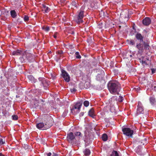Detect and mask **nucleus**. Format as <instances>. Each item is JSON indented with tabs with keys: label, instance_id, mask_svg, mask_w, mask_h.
I'll return each mask as SVG.
<instances>
[{
	"label": "nucleus",
	"instance_id": "c85d7f7f",
	"mask_svg": "<svg viewBox=\"0 0 156 156\" xmlns=\"http://www.w3.org/2000/svg\"><path fill=\"white\" fill-rule=\"evenodd\" d=\"M90 86V83L89 82H86L84 84V87L86 89L89 88Z\"/></svg>",
	"mask_w": 156,
	"mask_h": 156
},
{
	"label": "nucleus",
	"instance_id": "4be33fe9",
	"mask_svg": "<svg viewBox=\"0 0 156 156\" xmlns=\"http://www.w3.org/2000/svg\"><path fill=\"white\" fill-rule=\"evenodd\" d=\"M134 54H131V52L130 51L129 52H127L126 54V56L127 58L131 59L133 57V56H134Z\"/></svg>",
	"mask_w": 156,
	"mask_h": 156
},
{
	"label": "nucleus",
	"instance_id": "72a5a7b5",
	"mask_svg": "<svg viewBox=\"0 0 156 156\" xmlns=\"http://www.w3.org/2000/svg\"><path fill=\"white\" fill-rule=\"evenodd\" d=\"M111 156H119V155L117 151H114L112 152Z\"/></svg>",
	"mask_w": 156,
	"mask_h": 156
},
{
	"label": "nucleus",
	"instance_id": "5701e85b",
	"mask_svg": "<svg viewBox=\"0 0 156 156\" xmlns=\"http://www.w3.org/2000/svg\"><path fill=\"white\" fill-rule=\"evenodd\" d=\"M83 153L85 156H88L90 154V151L89 149L86 148L83 151Z\"/></svg>",
	"mask_w": 156,
	"mask_h": 156
},
{
	"label": "nucleus",
	"instance_id": "a211bd4d",
	"mask_svg": "<svg viewBox=\"0 0 156 156\" xmlns=\"http://www.w3.org/2000/svg\"><path fill=\"white\" fill-rule=\"evenodd\" d=\"M23 52L20 50H16L13 51L12 52V54L13 55H19L23 54Z\"/></svg>",
	"mask_w": 156,
	"mask_h": 156
},
{
	"label": "nucleus",
	"instance_id": "412c9836",
	"mask_svg": "<svg viewBox=\"0 0 156 156\" xmlns=\"http://www.w3.org/2000/svg\"><path fill=\"white\" fill-rule=\"evenodd\" d=\"M40 101L35 99L34 100V108H38L39 106V103Z\"/></svg>",
	"mask_w": 156,
	"mask_h": 156
},
{
	"label": "nucleus",
	"instance_id": "4d7b16f0",
	"mask_svg": "<svg viewBox=\"0 0 156 156\" xmlns=\"http://www.w3.org/2000/svg\"><path fill=\"white\" fill-rule=\"evenodd\" d=\"M83 1L84 2H87L88 1V0H83Z\"/></svg>",
	"mask_w": 156,
	"mask_h": 156
},
{
	"label": "nucleus",
	"instance_id": "4c0bfd02",
	"mask_svg": "<svg viewBox=\"0 0 156 156\" xmlns=\"http://www.w3.org/2000/svg\"><path fill=\"white\" fill-rule=\"evenodd\" d=\"M57 53L59 55L60 57L62 56V55L63 54V51L62 50L58 51Z\"/></svg>",
	"mask_w": 156,
	"mask_h": 156
},
{
	"label": "nucleus",
	"instance_id": "423d86ee",
	"mask_svg": "<svg viewBox=\"0 0 156 156\" xmlns=\"http://www.w3.org/2000/svg\"><path fill=\"white\" fill-rule=\"evenodd\" d=\"M139 60L143 66H146L148 65L150 62L148 58H146L144 56H142L139 58Z\"/></svg>",
	"mask_w": 156,
	"mask_h": 156
},
{
	"label": "nucleus",
	"instance_id": "2eb2a0df",
	"mask_svg": "<svg viewBox=\"0 0 156 156\" xmlns=\"http://www.w3.org/2000/svg\"><path fill=\"white\" fill-rule=\"evenodd\" d=\"M141 43H137L136 46L138 50V51L139 53L142 52L144 51L143 45Z\"/></svg>",
	"mask_w": 156,
	"mask_h": 156
},
{
	"label": "nucleus",
	"instance_id": "393cba45",
	"mask_svg": "<svg viewBox=\"0 0 156 156\" xmlns=\"http://www.w3.org/2000/svg\"><path fill=\"white\" fill-rule=\"evenodd\" d=\"M74 133L75 136L76 137H78L79 139L81 138L83 136V134L80 132H76Z\"/></svg>",
	"mask_w": 156,
	"mask_h": 156
},
{
	"label": "nucleus",
	"instance_id": "603ef678",
	"mask_svg": "<svg viewBox=\"0 0 156 156\" xmlns=\"http://www.w3.org/2000/svg\"><path fill=\"white\" fill-rule=\"evenodd\" d=\"M143 32L145 33V34H147V31L145 30H143Z\"/></svg>",
	"mask_w": 156,
	"mask_h": 156
},
{
	"label": "nucleus",
	"instance_id": "f8f14e48",
	"mask_svg": "<svg viewBox=\"0 0 156 156\" xmlns=\"http://www.w3.org/2000/svg\"><path fill=\"white\" fill-rule=\"evenodd\" d=\"M82 105V103L80 102L77 103L74 105L73 108L71 109L72 112H73L75 109H77V112L78 113L80 112L81 107Z\"/></svg>",
	"mask_w": 156,
	"mask_h": 156
},
{
	"label": "nucleus",
	"instance_id": "a19ab883",
	"mask_svg": "<svg viewBox=\"0 0 156 156\" xmlns=\"http://www.w3.org/2000/svg\"><path fill=\"white\" fill-rule=\"evenodd\" d=\"M76 57L77 58H80L81 56L80 55L79 53L78 52H76L75 53Z\"/></svg>",
	"mask_w": 156,
	"mask_h": 156
},
{
	"label": "nucleus",
	"instance_id": "7c9ffc66",
	"mask_svg": "<svg viewBox=\"0 0 156 156\" xmlns=\"http://www.w3.org/2000/svg\"><path fill=\"white\" fill-rule=\"evenodd\" d=\"M102 139L104 141H106L108 139V136L105 133L103 134L102 136Z\"/></svg>",
	"mask_w": 156,
	"mask_h": 156
},
{
	"label": "nucleus",
	"instance_id": "bb28decb",
	"mask_svg": "<svg viewBox=\"0 0 156 156\" xmlns=\"http://www.w3.org/2000/svg\"><path fill=\"white\" fill-rule=\"evenodd\" d=\"M28 79L33 83H35L36 82V80L34 78V77L32 75H29L28 76Z\"/></svg>",
	"mask_w": 156,
	"mask_h": 156
},
{
	"label": "nucleus",
	"instance_id": "bf43d9fd",
	"mask_svg": "<svg viewBox=\"0 0 156 156\" xmlns=\"http://www.w3.org/2000/svg\"><path fill=\"white\" fill-rule=\"evenodd\" d=\"M80 114H81L82 115H83V113H81Z\"/></svg>",
	"mask_w": 156,
	"mask_h": 156
},
{
	"label": "nucleus",
	"instance_id": "aec40b11",
	"mask_svg": "<svg viewBox=\"0 0 156 156\" xmlns=\"http://www.w3.org/2000/svg\"><path fill=\"white\" fill-rule=\"evenodd\" d=\"M42 6L43 10L44 11V13H48L50 10V9L46 5L43 4Z\"/></svg>",
	"mask_w": 156,
	"mask_h": 156
},
{
	"label": "nucleus",
	"instance_id": "1a4fd4ad",
	"mask_svg": "<svg viewBox=\"0 0 156 156\" xmlns=\"http://www.w3.org/2000/svg\"><path fill=\"white\" fill-rule=\"evenodd\" d=\"M36 127L40 129L45 130L49 128L48 126L47 125L44 123L41 122L36 124Z\"/></svg>",
	"mask_w": 156,
	"mask_h": 156
},
{
	"label": "nucleus",
	"instance_id": "cd10ccee",
	"mask_svg": "<svg viewBox=\"0 0 156 156\" xmlns=\"http://www.w3.org/2000/svg\"><path fill=\"white\" fill-rule=\"evenodd\" d=\"M10 14L11 16L13 18H15L17 15L16 11L14 10H11Z\"/></svg>",
	"mask_w": 156,
	"mask_h": 156
},
{
	"label": "nucleus",
	"instance_id": "dca6fc26",
	"mask_svg": "<svg viewBox=\"0 0 156 156\" xmlns=\"http://www.w3.org/2000/svg\"><path fill=\"white\" fill-rule=\"evenodd\" d=\"M26 52H23L22 56L20 58V59L22 63L25 62L27 61Z\"/></svg>",
	"mask_w": 156,
	"mask_h": 156
},
{
	"label": "nucleus",
	"instance_id": "13d9d810",
	"mask_svg": "<svg viewBox=\"0 0 156 156\" xmlns=\"http://www.w3.org/2000/svg\"><path fill=\"white\" fill-rule=\"evenodd\" d=\"M133 28L134 30H135V28H134V27H133Z\"/></svg>",
	"mask_w": 156,
	"mask_h": 156
},
{
	"label": "nucleus",
	"instance_id": "0e129e2a",
	"mask_svg": "<svg viewBox=\"0 0 156 156\" xmlns=\"http://www.w3.org/2000/svg\"><path fill=\"white\" fill-rule=\"evenodd\" d=\"M119 28H121V26H119Z\"/></svg>",
	"mask_w": 156,
	"mask_h": 156
},
{
	"label": "nucleus",
	"instance_id": "49530a36",
	"mask_svg": "<svg viewBox=\"0 0 156 156\" xmlns=\"http://www.w3.org/2000/svg\"><path fill=\"white\" fill-rule=\"evenodd\" d=\"M30 146H28L26 144V145H24V148L26 149V150H27V149H30Z\"/></svg>",
	"mask_w": 156,
	"mask_h": 156
},
{
	"label": "nucleus",
	"instance_id": "5fc2aeb1",
	"mask_svg": "<svg viewBox=\"0 0 156 156\" xmlns=\"http://www.w3.org/2000/svg\"><path fill=\"white\" fill-rule=\"evenodd\" d=\"M76 89L75 88H73L72 89V90L73 91H76Z\"/></svg>",
	"mask_w": 156,
	"mask_h": 156
},
{
	"label": "nucleus",
	"instance_id": "ddd939ff",
	"mask_svg": "<svg viewBox=\"0 0 156 156\" xmlns=\"http://www.w3.org/2000/svg\"><path fill=\"white\" fill-rule=\"evenodd\" d=\"M75 139V136L73 133L71 132L67 134V139L69 142H72Z\"/></svg>",
	"mask_w": 156,
	"mask_h": 156
},
{
	"label": "nucleus",
	"instance_id": "b1692460",
	"mask_svg": "<svg viewBox=\"0 0 156 156\" xmlns=\"http://www.w3.org/2000/svg\"><path fill=\"white\" fill-rule=\"evenodd\" d=\"M71 5L73 7L76 9L78 8L79 6V5L77 2L75 1H73L71 2Z\"/></svg>",
	"mask_w": 156,
	"mask_h": 156
},
{
	"label": "nucleus",
	"instance_id": "9d476101",
	"mask_svg": "<svg viewBox=\"0 0 156 156\" xmlns=\"http://www.w3.org/2000/svg\"><path fill=\"white\" fill-rule=\"evenodd\" d=\"M40 83L44 87H47L49 84L46 79L44 78L40 77L39 78Z\"/></svg>",
	"mask_w": 156,
	"mask_h": 156
},
{
	"label": "nucleus",
	"instance_id": "f3484780",
	"mask_svg": "<svg viewBox=\"0 0 156 156\" xmlns=\"http://www.w3.org/2000/svg\"><path fill=\"white\" fill-rule=\"evenodd\" d=\"M135 37L137 40L140 41V42H143L144 37L142 36L141 34L139 33H137L135 35Z\"/></svg>",
	"mask_w": 156,
	"mask_h": 156
},
{
	"label": "nucleus",
	"instance_id": "e433bc0d",
	"mask_svg": "<svg viewBox=\"0 0 156 156\" xmlns=\"http://www.w3.org/2000/svg\"><path fill=\"white\" fill-rule=\"evenodd\" d=\"M89 102L87 101H85L83 102L84 105L86 107H87L89 105Z\"/></svg>",
	"mask_w": 156,
	"mask_h": 156
},
{
	"label": "nucleus",
	"instance_id": "f03ea898",
	"mask_svg": "<svg viewBox=\"0 0 156 156\" xmlns=\"http://www.w3.org/2000/svg\"><path fill=\"white\" fill-rule=\"evenodd\" d=\"M147 78L146 76L141 78L142 83L145 84L147 87H150L152 90L156 91V82L153 81L151 77Z\"/></svg>",
	"mask_w": 156,
	"mask_h": 156
},
{
	"label": "nucleus",
	"instance_id": "2f4dec72",
	"mask_svg": "<svg viewBox=\"0 0 156 156\" xmlns=\"http://www.w3.org/2000/svg\"><path fill=\"white\" fill-rule=\"evenodd\" d=\"M150 103L152 105L154 104L155 102V98L153 97H151L150 98Z\"/></svg>",
	"mask_w": 156,
	"mask_h": 156
},
{
	"label": "nucleus",
	"instance_id": "79ce46f5",
	"mask_svg": "<svg viewBox=\"0 0 156 156\" xmlns=\"http://www.w3.org/2000/svg\"><path fill=\"white\" fill-rule=\"evenodd\" d=\"M24 20L25 21H28L29 20L28 16L27 15H25L24 17Z\"/></svg>",
	"mask_w": 156,
	"mask_h": 156
},
{
	"label": "nucleus",
	"instance_id": "864d4df0",
	"mask_svg": "<svg viewBox=\"0 0 156 156\" xmlns=\"http://www.w3.org/2000/svg\"><path fill=\"white\" fill-rule=\"evenodd\" d=\"M0 156H5L3 154H2V153H0Z\"/></svg>",
	"mask_w": 156,
	"mask_h": 156
},
{
	"label": "nucleus",
	"instance_id": "20e7f679",
	"mask_svg": "<svg viewBox=\"0 0 156 156\" xmlns=\"http://www.w3.org/2000/svg\"><path fill=\"white\" fill-rule=\"evenodd\" d=\"M45 119L44 120V124H46L48 126L49 128L53 125V122L52 117L49 115H45Z\"/></svg>",
	"mask_w": 156,
	"mask_h": 156
},
{
	"label": "nucleus",
	"instance_id": "680f3d73",
	"mask_svg": "<svg viewBox=\"0 0 156 156\" xmlns=\"http://www.w3.org/2000/svg\"><path fill=\"white\" fill-rule=\"evenodd\" d=\"M98 76H101V75H98Z\"/></svg>",
	"mask_w": 156,
	"mask_h": 156
},
{
	"label": "nucleus",
	"instance_id": "de8ad7c7",
	"mask_svg": "<svg viewBox=\"0 0 156 156\" xmlns=\"http://www.w3.org/2000/svg\"><path fill=\"white\" fill-rule=\"evenodd\" d=\"M67 46L68 48L70 49H72L73 48V45L72 44H68Z\"/></svg>",
	"mask_w": 156,
	"mask_h": 156
},
{
	"label": "nucleus",
	"instance_id": "37998d69",
	"mask_svg": "<svg viewBox=\"0 0 156 156\" xmlns=\"http://www.w3.org/2000/svg\"><path fill=\"white\" fill-rule=\"evenodd\" d=\"M5 143V140L3 141L2 138H0V145L3 144Z\"/></svg>",
	"mask_w": 156,
	"mask_h": 156
},
{
	"label": "nucleus",
	"instance_id": "a878e982",
	"mask_svg": "<svg viewBox=\"0 0 156 156\" xmlns=\"http://www.w3.org/2000/svg\"><path fill=\"white\" fill-rule=\"evenodd\" d=\"M45 104H44V101L43 100H41L40 101L39 103V109H41L43 107Z\"/></svg>",
	"mask_w": 156,
	"mask_h": 156
},
{
	"label": "nucleus",
	"instance_id": "f704fd0d",
	"mask_svg": "<svg viewBox=\"0 0 156 156\" xmlns=\"http://www.w3.org/2000/svg\"><path fill=\"white\" fill-rule=\"evenodd\" d=\"M140 143L144 145L145 144H147V139L145 138L144 140H142L140 142Z\"/></svg>",
	"mask_w": 156,
	"mask_h": 156
},
{
	"label": "nucleus",
	"instance_id": "c9c22d12",
	"mask_svg": "<svg viewBox=\"0 0 156 156\" xmlns=\"http://www.w3.org/2000/svg\"><path fill=\"white\" fill-rule=\"evenodd\" d=\"M42 29L46 32H48L50 30L49 27L48 26H44L42 27Z\"/></svg>",
	"mask_w": 156,
	"mask_h": 156
},
{
	"label": "nucleus",
	"instance_id": "a18cd8bd",
	"mask_svg": "<svg viewBox=\"0 0 156 156\" xmlns=\"http://www.w3.org/2000/svg\"><path fill=\"white\" fill-rule=\"evenodd\" d=\"M113 71L115 75L118 74L119 73L118 70L117 69H114Z\"/></svg>",
	"mask_w": 156,
	"mask_h": 156
},
{
	"label": "nucleus",
	"instance_id": "f257e3e1",
	"mask_svg": "<svg viewBox=\"0 0 156 156\" xmlns=\"http://www.w3.org/2000/svg\"><path fill=\"white\" fill-rule=\"evenodd\" d=\"M108 87L110 92L114 94H119V92L121 89L120 84L116 81H112L109 82Z\"/></svg>",
	"mask_w": 156,
	"mask_h": 156
},
{
	"label": "nucleus",
	"instance_id": "4468645a",
	"mask_svg": "<svg viewBox=\"0 0 156 156\" xmlns=\"http://www.w3.org/2000/svg\"><path fill=\"white\" fill-rule=\"evenodd\" d=\"M151 20L150 18L145 17L142 21L143 24L145 26H148L151 23Z\"/></svg>",
	"mask_w": 156,
	"mask_h": 156
},
{
	"label": "nucleus",
	"instance_id": "0eeeda50",
	"mask_svg": "<svg viewBox=\"0 0 156 156\" xmlns=\"http://www.w3.org/2000/svg\"><path fill=\"white\" fill-rule=\"evenodd\" d=\"M144 113V111L142 104L140 101H139L137 106L136 115H138L140 114H143Z\"/></svg>",
	"mask_w": 156,
	"mask_h": 156
},
{
	"label": "nucleus",
	"instance_id": "6e6d98bb",
	"mask_svg": "<svg viewBox=\"0 0 156 156\" xmlns=\"http://www.w3.org/2000/svg\"><path fill=\"white\" fill-rule=\"evenodd\" d=\"M71 34H74V32L73 31L71 32Z\"/></svg>",
	"mask_w": 156,
	"mask_h": 156
},
{
	"label": "nucleus",
	"instance_id": "09e8293b",
	"mask_svg": "<svg viewBox=\"0 0 156 156\" xmlns=\"http://www.w3.org/2000/svg\"><path fill=\"white\" fill-rule=\"evenodd\" d=\"M151 70L152 73L153 74L155 72V71L156 70V69L152 68V69H151Z\"/></svg>",
	"mask_w": 156,
	"mask_h": 156
},
{
	"label": "nucleus",
	"instance_id": "58836bf2",
	"mask_svg": "<svg viewBox=\"0 0 156 156\" xmlns=\"http://www.w3.org/2000/svg\"><path fill=\"white\" fill-rule=\"evenodd\" d=\"M129 44L131 45H133L135 44V42L134 40H131L129 41Z\"/></svg>",
	"mask_w": 156,
	"mask_h": 156
},
{
	"label": "nucleus",
	"instance_id": "6e6552de",
	"mask_svg": "<svg viewBox=\"0 0 156 156\" xmlns=\"http://www.w3.org/2000/svg\"><path fill=\"white\" fill-rule=\"evenodd\" d=\"M62 77L64 78L65 81L69 82L70 81V77L67 72L63 69L61 70Z\"/></svg>",
	"mask_w": 156,
	"mask_h": 156
},
{
	"label": "nucleus",
	"instance_id": "39448f33",
	"mask_svg": "<svg viewBox=\"0 0 156 156\" xmlns=\"http://www.w3.org/2000/svg\"><path fill=\"white\" fill-rule=\"evenodd\" d=\"M122 131L124 134L129 136L132 137V135L133 133V130L129 128H125L122 129Z\"/></svg>",
	"mask_w": 156,
	"mask_h": 156
},
{
	"label": "nucleus",
	"instance_id": "c03bdc74",
	"mask_svg": "<svg viewBox=\"0 0 156 156\" xmlns=\"http://www.w3.org/2000/svg\"><path fill=\"white\" fill-rule=\"evenodd\" d=\"M123 98L122 96H119V98L118 99V101L120 102H122L123 100Z\"/></svg>",
	"mask_w": 156,
	"mask_h": 156
},
{
	"label": "nucleus",
	"instance_id": "473e14b6",
	"mask_svg": "<svg viewBox=\"0 0 156 156\" xmlns=\"http://www.w3.org/2000/svg\"><path fill=\"white\" fill-rule=\"evenodd\" d=\"M121 15L122 16H121V17H123L126 19V20L127 21L128 20H129V17H128L129 13L128 12H126L125 14V16H124L122 14H121Z\"/></svg>",
	"mask_w": 156,
	"mask_h": 156
},
{
	"label": "nucleus",
	"instance_id": "ea45409f",
	"mask_svg": "<svg viewBox=\"0 0 156 156\" xmlns=\"http://www.w3.org/2000/svg\"><path fill=\"white\" fill-rule=\"evenodd\" d=\"M12 119L13 120H17L18 119V116L17 115H13L12 116Z\"/></svg>",
	"mask_w": 156,
	"mask_h": 156
},
{
	"label": "nucleus",
	"instance_id": "c756f323",
	"mask_svg": "<svg viewBox=\"0 0 156 156\" xmlns=\"http://www.w3.org/2000/svg\"><path fill=\"white\" fill-rule=\"evenodd\" d=\"M143 42V47H144V48L145 49H148L149 47V45L148 43L147 42H145V41H144Z\"/></svg>",
	"mask_w": 156,
	"mask_h": 156
},
{
	"label": "nucleus",
	"instance_id": "3c124183",
	"mask_svg": "<svg viewBox=\"0 0 156 156\" xmlns=\"http://www.w3.org/2000/svg\"><path fill=\"white\" fill-rule=\"evenodd\" d=\"M51 152H49L48 154H47V155L48 156H51Z\"/></svg>",
	"mask_w": 156,
	"mask_h": 156
},
{
	"label": "nucleus",
	"instance_id": "e2e57ef3",
	"mask_svg": "<svg viewBox=\"0 0 156 156\" xmlns=\"http://www.w3.org/2000/svg\"><path fill=\"white\" fill-rule=\"evenodd\" d=\"M49 53H51V51H49Z\"/></svg>",
	"mask_w": 156,
	"mask_h": 156
},
{
	"label": "nucleus",
	"instance_id": "9b49d317",
	"mask_svg": "<svg viewBox=\"0 0 156 156\" xmlns=\"http://www.w3.org/2000/svg\"><path fill=\"white\" fill-rule=\"evenodd\" d=\"M27 60L30 62H33L34 61L35 56L30 53L27 52L26 53Z\"/></svg>",
	"mask_w": 156,
	"mask_h": 156
},
{
	"label": "nucleus",
	"instance_id": "052dcab7",
	"mask_svg": "<svg viewBox=\"0 0 156 156\" xmlns=\"http://www.w3.org/2000/svg\"><path fill=\"white\" fill-rule=\"evenodd\" d=\"M71 66H69V69H71Z\"/></svg>",
	"mask_w": 156,
	"mask_h": 156
},
{
	"label": "nucleus",
	"instance_id": "7ed1b4c3",
	"mask_svg": "<svg viewBox=\"0 0 156 156\" xmlns=\"http://www.w3.org/2000/svg\"><path fill=\"white\" fill-rule=\"evenodd\" d=\"M85 8V6L83 5L77 12L78 22L80 23H82L83 22V19L84 16Z\"/></svg>",
	"mask_w": 156,
	"mask_h": 156
},
{
	"label": "nucleus",
	"instance_id": "6ab92c4d",
	"mask_svg": "<svg viewBox=\"0 0 156 156\" xmlns=\"http://www.w3.org/2000/svg\"><path fill=\"white\" fill-rule=\"evenodd\" d=\"M88 114L91 117L93 118H94L95 115L94 114V109L93 108H92L89 110Z\"/></svg>",
	"mask_w": 156,
	"mask_h": 156
},
{
	"label": "nucleus",
	"instance_id": "8fccbe9b",
	"mask_svg": "<svg viewBox=\"0 0 156 156\" xmlns=\"http://www.w3.org/2000/svg\"><path fill=\"white\" fill-rule=\"evenodd\" d=\"M58 33L57 32H55V33L53 35V37L55 38H56L57 37V35Z\"/></svg>",
	"mask_w": 156,
	"mask_h": 156
}]
</instances>
